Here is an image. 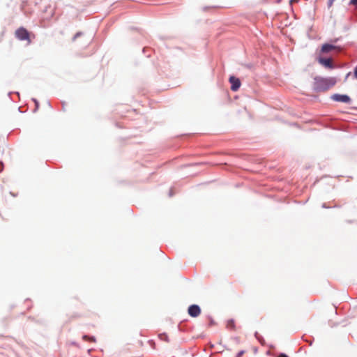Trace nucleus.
Segmentation results:
<instances>
[{"label": "nucleus", "mask_w": 357, "mask_h": 357, "mask_svg": "<svg viewBox=\"0 0 357 357\" xmlns=\"http://www.w3.org/2000/svg\"><path fill=\"white\" fill-rule=\"evenodd\" d=\"M336 82L337 81L335 77L324 78L316 77L314 79L313 89L318 92L325 91L334 86Z\"/></svg>", "instance_id": "nucleus-1"}, {"label": "nucleus", "mask_w": 357, "mask_h": 357, "mask_svg": "<svg viewBox=\"0 0 357 357\" xmlns=\"http://www.w3.org/2000/svg\"><path fill=\"white\" fill-rule=\"evenodd\" d=\"M30 33L24 27H20L15 32V37L20 40H25L29 45L31 43Z\"/></svg>", "instance_id": "nucleus-2"}, {"label": "nucleus", "mask_w": 357, "mask_h": 357, "mask_svg": "<svg viewBox=\"0 0 357 357\" xmlns=\"http://www.w3.org/2000/svg\"><path fill=\"white\" fill-rule=\"evenodd\" d=\"M332 100L336 102H345L348 103L351 101V98L347 95H343V94H333L331 96Z\"/></svg>", "instance_id": "nucleus-3"}, {"label": "nucleus", "mask_w": 357, "mask_h": 357, "mask_svg": "<svg viewBox=\"0 0 357 357\" xmlns=\"http://www.w3.org/2000/svg\"><path fill=\"white\" fill-rule=\"evenodd\" d=\"M229 82L231 83V90L233 91H236L238 90V89L241 86V81L238 78L231 76L229 79Z\"/></svg>", "instance_id": "nucleus-4"}, {"label": "nucleus", "mask_w": 357, "mask_h": 357, "mask_svg": "<svg viewBox=\"0 0 357 357\" xmlns=\"http://www.w3.org/2000/svg\"><path fill=\"white\" fill-rule=\"evenodd\" d=\"M188 314L192 317H198L201 313V309L197 305H192L188 307Z\"/></svg>", "instance_id": "nucleus-5"}, {"label": "nucleus", "mask_w": 357, "mask_h": 357, "mask_svg": "<svg viewBox=\"0 0 357 357\" xmlns=\"http://www.w3.org/2000/svg\"><path fill=\"white\" fill-rule=\"evenodd\" d=\"M318 61L320 64H321L322 66H324L326 68H328L330 69L333 68V61L331 58L325 59V58L319 57L318 59Z\"/></svg>", "instance_id": "nucleus-6"}, {"label": "nucleus", "mask_w": 357, "mask_h": 357, "mask_svg": "<svg viewBox=\"0 0 357 357\" xmlns=\"http://www.w3.org/2000/svg\"><path fill=\"white\" fill-rule=\"evenodd\" d=\"M336 49L337 47L335 45L330 44H324L322 45L321 51L322 53H328Z\"/></svg>", "instance_id": "nucleus-7"}, {"label": "nucleus", "mask_w": 357, "mask_h": 357, "mask_svg": "<svg viewBox=\"0 0 357 357\" xmlns=\"http://www.w3.org/2000/svg\"><path fill=\"white\" fill-rule=\"evenodd\" d=\"M227 327L231 330L234 329V328H235L234 321L232 319L228 320L227 323Z\"/></svg>", "instance_id": "nucleus-8"}, {"label": "nucleus", "mask_w": 357, "mask_h": 357, "mask_svg": "<svg viewBox=\"0 0 357 357\" xmlns=\"http://www.w3.org/2000/svg\"><path fill=\"white\" fill-rule=\"evenodd\" d=\"M83 339L84 340H89V341L92 342H96V338L94 337H89L87 335H84L83 336Z\"/></svg>", "instance_id": "nucleus-9"}, {"label": "nucleus", "mask_w": 357, "mask_h": 357, "mask_svg": "<svg viewBox=\"0 0 357 357\" xmlns=\"http://www.w3.org/2000/svg\"><path fill=\"white\" fill-rule=\"evenodd\" d=\"M335 1V0H328V8H331V7H332V6H333V3H334V1Z\"/></svg>", "instance_id": "nucleus-10"}, {"label": "nucleus", "mask_w": 357, "mask_h": 357, "mask_svg": "<svg viewBox=\"0 0 357 357\" xmlns=\"http://www.w3.org/2000/svg\"><path fill=\"white\" fill-rule=\"evenodd\" d=\"M81 35H82V32H77V33L75 35V36L73 37V41H75V40H76V38H77L78 36H81Z\"/></svg>", "instance_id": "nucleus-11"}, {"label": "nucleus", "mask_w": 357, "mask_h": 357, "mask_svg": "<svg viewBox=\"0 0 357 357\" xmlns=\"http://www.w3.org/2000/svg\"><path fill=\"white\" fill-rule=\"evenodd\" d=\"M350 3L353 4V5H356V4H357V0H351Z\"/></svg>", "instance_id": "nucleus-12"}, {"label": "nucleus", "mask_w": 357, "mask_h": 357, "mask_svg": "<svg viewBox=\"0 0 357 357\" xmlns=\"http://www.w3.org/2000/svg\"><path fill=\"white\" fill-rule=\"evenodd\" d=\"M3 169V165L1 162H0V172H2Z\"/></svg>", "instance_id": "nucleus-13"}, {"label": "nucleus", "mask_w": 357, "mask_h": 357, "mask_svg": "<svg viewBox=\"0 0 357 357\" xmlns=\"http://www.w3.org/2000/svg\"><path fill=\"white\" fill-rule=\"evenodd\" d=\"M243 354H244V351H240V352L237 354V356H236V357H241Z\"/></svg>", "instance_id": "nucleus-14"}, {"label": "nucleus", "mask_w": 357, "mask_h": 357, "mask_svg": "<svg viewBox=\"0 0 357 357\" xmlns=\"http://www.w3.org/2000/svg\"><path fill=\"white\" fill-rule=\"evenodd\" d=\"M354 76L356 78H357V67L355 68V70H354Z\"/></svg>", "instance_id": "nucleus-15"}, {"label": "nucleus", "mask_w": 357, "mask_h": 357, "mask_svg": "<svg viewBox=\"0 0 357 357\" xmlns=\"http://www.w3.org/2000/svg\"><path fill=\"white\" fill-rule=\"evenodd\" d=\"M278 357H288V356H286L285 354H280Z\"/></svg>", "instance_id": "nucleus-16"}, {"label": "nucleus", "mask_w": 357, "mask_h": 357, "mask_svg": "<svg viewBox=\"0 0 357 357\" xmlns=\"http://www.w3.org/2000/svg\"><path fill=\"white\" fill-rule=\"evenodd\" d=\"M3 33H1V36H0V42L1 41V40H2V38H3Z\"/></svg>", "instance_id": "nucleus-17"}]
</instances>
